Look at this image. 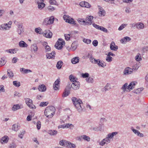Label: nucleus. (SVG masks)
<instances>
[{
	"mask_svg": "<svg viewBox=\"0 0 148 148\" xmlns=\"http://www.w3.org/2000/svg\"><path fill=\"white\" fill-rule=\"evenodd\" d=\"M66 147H69L70 148H75L76 147V146L75 144L69 142L67 141L66 142Z\"/></svg>",
	"mask_w": 148,
	"mask_h": 148,
	"instance_id": "32",
	"label": "nucleus"
},
{
	"mask_svg": "<svg viewBox=\"0 0 148 148\" xmlns=\"http://www.w3.org/2000/svg\"><path fill=\"white\" fill-rule=\"evenodd\" d=\"M127 24H123L119 28L118 30L121 31L125 27H126Z\"/></svg>",
	"mask_w": 148,
	"mask_h": 148,
	"instance_id": "48",
	"label": "nucleus"
},
{
	"mask_svg": "<svg viewBox=\"0 0 148 148\" xmlns=\"http://www.w3.org/2000/svg\"><path fill=\"white\" fill-rule=\"evenodd\" d=\"M25 131H22L20 133H19L18 135V137L21 139L23 138V136L25 133Z\"/></svg>",
	"mask_w": 148,
	"mask_h": 148,
	"instance_id": "55",
	"label": "nucleus"
},
{
	"mask_svg": "<svg viewBox=\"0 0 148 148\" xmlns=\"http://www.w3.org/2000/svg\"><path fill=\"white\" fill-rule=\"evenodd\" d=\"M110 85L109 83H107L104 88L102 89V91L106 92L107 90H109L110 89Z\"/></svg>",
	"mask_w": 148,
	"mask_h": 148,
	"instance_id": "29",
	"label": "nucleus"
},
{
	"mask_svg": "<svg viewBox=\"0 0 148 148\" xmlns=\"http://www.w3.org/2000/svg\"><path fill=\"white\" fill-rule=\"evenodd\" d=\"M55 111L54 107L52 106L47 107L45 110V115L48 118H51L54 115Z\"/></svg>",
	"mask_w": 148,
	"mask_h": 148,
	"instance_id": "2",
	"label": "nucleus"
},
{
	"mask_svg": "<svg viewBox=\"0 0 148 148\" xmlns=\"http://www.w3.org/2000/svg\"><path fill=\"white\" fill-rule=\"evenodd\" d=\"M92 130L94 131H102V127L101 125L99 126L98 127L96 126L92 128Z\"/></svg>",
	"mask_w": 148,
	"mask_h": 148,
	"instance_id": "39",
	"label": "nucleus"
},
{
	"mask_svg": "<svg viewBox=\"0 0 148 148\" xmlns=\"http://www.w3.org/2000/svg\"><path fill=\"white\" fill-rule=\"evenodd\" d=\"M48 133L50 135L53 136L57 134V131L55 130H51L48 131Z\"/></svg>",
	"mask_w": 148,
	"mask_h": 148,
	"instance_id": "37",
	"label": "nucleus"
},
{
	"mask_svg": "<svg viewBox=\"0 0 148 148\" xmlns=\"http://www.w3.org/2000/svg\"><path fill=\"white\" fill-rule=\"evenodd\" d=\"M71 100L78 112L79 113H82L84 110V108L82 106L83 105V102L82 100L75 97H73Z\"/></svg>",
	"mask_w": 148,
	"mask_h": 148,
	"instance_id": "1",
	"label": "nucleus"
},
{
	"mask_svg": "<svg viewBox=\"0 0 148 148\" xmlns=\"http://www.w3.org/2000/svg\"><path fill=\"white\" fill-rule=\"evenodd\" d=\"M35 32L37 34H42L43 32H42L41 29L40 27L36 28L35 29Z\"/></svg>",
	"mask_w": 148,
	"mask_h": 148,
	"instance_id": "35",
	"label": "nucleus"
},
{
	"mask_svg": "<svg viewBox=\"0 0 148 148\" xmlns=\"http://www.w3.org/2000/svg\"><path fill=\"white\" fill-rule=\"evenodd\" d=\"M55 54V52L54 51H53L51 53H47L46 56L47 58L51 59L54 58Z\"/></svg>",
	"mask_w": 148,
	"mask_h": 148,
	"instance_id": "19",
	"label": "nucleus"
},
{
	"mask_svg": "<svg viewBox=\"0 0 148 148\" xmlns=\"http://www.w3.org/2000/svg\"><path fill=\"white\" fill-rule=\"evenodd\" d=\"M48 104V102H42L40 104V107H44L46 106Z\"/></svg>",
	"mask_w": 148,
	"mask_h": 148,
	"instance_id": "52",
	"label": "nucleus"
},
{
	"mask_svg": "<svg viewBox=\"0 0 148 148\" xmlns=\"http://www.w3.org/2000/svg\"><path fill=\"white\" fill-rule=\"evenodd\" d=\"M133 72V69L129 67H127L124 70L123 73L124 75L131 74Z\"/></svg>",
	"mask_w": 148,
	"mask_h": 148,
	"instance_id": "13",
	"label": "nucleus"
},
{
	"mask_svg": "<svg viewBox=\"0 0 148 148\" xmlns=\"http://www.w3.org/2000/svg\"><path fill=\"white\" fill-rule=\"evenodd\" d=\"M25 102L27 105H29V103H31L32 102V101L31 99L29 98H26L25 99Z\"/></svg>",
	"mask_w": 148,
	"mask_h": 148,
	"instance_id": "59",
	"label": "nucleus"
},
{
	"mask_svg": "<svg viewBox=\"0 0 148 148\" xmlns=\"http://www.w3.org/2000/svg\"><path fill=\"white\" fill-rule=\"evenodd\" d=\"M6 62V61L3 58L0 59V66H1L5 65Z\"/></svg>",
	"mask_w": 148,
	"mask_h": 148,
	"instance_id": "50",
	"label": "nucleus"
},
{
	"mask_svg": "<svg viewBox=\"0 0 148 148\" xmlns=\"http://www.w3.org/2000/svg\"><path fill=\"white\" fill-rule=\"evenodd\" d=\"M67 142V141L65 140H62L60 141L59 144L60 145L63 146H66V142Z\"/></svg>",
	"mask_w": 148,
	"mask_h": 148,
	"instance_id": "45",
	"label": "nucleus"
},
{
	"mask_svg": "<svg viewBox=\"0 0 148 148\" xmlns=\"http://www.w3.org/2000/svg\"><path fill=\"white\" fill-rule=\"evenodd\" d=\"M87 56L88 58H89L90 62L92 63H93V62L95 61V60H96L95 59L92 57V55L89 53H88Z\"/></svg>",
	"mask_w": 148,
	"mask_h": 148,
	"instance_id": "43",
	"label": "nucleus"
},
{
	"mask_svg": "<svg viewBox=\"0 0 148 148\" xmlns=\"http://www.w3.org/2000/svg\"><path fill=\"white\" fill-rule=\"evenodd\" d=\"M29 105H27L30 108L35 109L36 107L33 104L32 102L31 103H29Z\"/></svg>",
	"mask_w": 148,
	"mask_h": 148,
	"instance_id": "54",
	"label": "nucleus"
},
{
	"mask_svg": "<svg viewBox=\"0 0 148 148\" xmlns=\"http://www.w3.org/2000/svg\"><path fill=\"white\" fill-rule=\"evenodd\" d=\"M136 82H133L130 83L128 86V90H132L135 87L136 85Z\"/></svg>",
	"mask_w": 148,
	"mask_h": 148,
	"instance_id": "25",
	"label": "nucleus"
},
{
	"mask_svg": "<svg viewBox=\"0 0 148 148\" xmlns=\"http://www.w3.org/2000/svg\"><path fill=\"white\" fill-rule=\"evenodd\" d=\"M99 8V12H98V14L100 16H103L106 14L105 11L102 9L101 7L100 6H98Z\"/></svg>",
	"mask_w": 148,
	"mask_h": 148,
	"instance_id": "10",
	"label": "nucleus"
},
{
	"mask_svg": "<svg viewBox=\"0 0 148 148\" xmlns=\"http://www.w3.org/2000/svg\"><path fill=\"white\" fill-rule=\"evenodd\" d=\"M47 8L48 10L50 11H52L55 10V8L51 5L48 6Z\"/></svg>",
	"mask_w": 148,
	"mask_h": 148,
	"instance_id": "61",
	"label": "nucleus"
},
{
	"mask_svg": "<svg viewBox=\"0 0 148 148\" xmlns=\"http://www.w3.org/2000/svg\"><path fill=\"white\" fill-rule=\"evenodd\" d=\"M19 45L20 47L22 48H25L27 47V45L24 41H21L19 42Z\"/></svg>",
	"mask_w": 148,
	"mask_h": 148,
	"instance_id": "24",
	"label": "nucleus"
},
{
	"mask_svg": "<svg viewBox=\"0 0 148 148\" xmlns=\"http://www.w3.org/2000/svg\"><path fill=\"white\" fill-rule=\"evenodd\" d=\"M1 28H0V29H1V28H2V29L3 30H7L9 29L8 28H7V27H6L4 24L2 25L1 27Z\"/></svg>",
	"mask_w": 148,
	"mask_h": 148,
	"instance_id": "56",
	"label": "nucleus"
},
{
	"mask_svg": "<svg viewBox=\"0 0 148 148\" xmlns=\"http://www.w3.org/2000/svg\"><path fill=\"white\" fill-rule=\"evenodd\" d=\"M65 44V41L62 39L59 38L56 42L55 47L58 49H61L63 47L62 45Z\"/></svg>",
	"mask_w": 148,
	"mask_h": 148,
	"instance_id": "3",
	"label": "nucleus"
},
{
	"mask_svg": "<svg viewBox=\"0 0 148 148\" xmlns=\"http://www.w3.org/2000/svg\"><path fill=\"white\" fill-rule=\"evenodd\" d=\"M144 25L143 23H136V28L138 29H143L144 28Z\"/></svg>",
	"mask_w": 148,
	"mask_h": 148,
	"instance_id": "31",
	"label": "nucleus"
},
{
	"mask_svg": "<svg viewBox=\"0 0 148 148\" xmlns=\"http://www.w3.org/2000/svg\"><path fill=\"white\" fill-rule=\"evenodd\" d=\"M45 32H44V36L45 37L49 38H51L52 37L53 34L50 30H46Z\"/></svg>",
	"mask_w": 148,
	"mask_h": 148,
	"instance_id": "14",
	"label": "nucleus"
},
{
	"mask_svg": "<svg viewBox=\"0 0 148 148\" xmlns=\"http://www.w3.org/2000/svg\"><path fill=\"white\" fill-rule=\"evenodd\" d=\"M63 62L61 61H58L56 65V67L58 69H60L61 68L62 66V65Z\"/></svg>",
	"mask_w": 148,
	"mask_h": 148,
	"instance_id": "42",
	"label": "nucleus"
},
{
	"mask_svg": "<svg viewBox=\"0 0 148 148\" xmlns=\"http://www.w3.org/2000/svg\"><path fill=\"white\" fill-rule=\"evenodd\" d=\"M21 72H23V73L24 74H26L28 73L31 72L32 71L29 69H25L24 68H21L20 69Z\"/></svg>",
	"mask_w": 148,
	"mask_h": 148,
	"instance_id": "27",
	"label": "nucleus"
},
{
	"mask_svg": "<svg viewBox=\"0 0 148 148\" xmlns=\"http://www.w3.org/2000/svg\"><path fill=\"white\" fill-rule=\"evenodd\" d=\"M41 123L39 121H37L36 124V127L38 130L40 129L41 127Z\"/></svg>",
	"mask_w": 148,
	"mask_h": 148,
	"instance_id": "62",
	"label": "nucleus"
},
{
	"mask_svg": "<svg viewBox=\"0 0 148 148\" xmlns=\"http://www.w3.org/2000/svg\"><path fill=\"white\" fill-rule=\"evenodd\" d=\"M82 139L86 140L88 141H90V138L89 136H87L86 135H83L80 136L78 138V140L81 141Z\"/></svg>",
	"mask_w": 148,
	"mask_h": 148,
	"instance_id": "17",
	"label": "nucleus"
},
{
	"mask_svg": "<svg viewBox=\"0 0 148 148\" xmlns=\"http://www.w3.org/2000/svg\"><path fill=\"white\" fill-rule=\"evenodd\" d=\"M140 65V62H138L133 66L132 69H133V70H137L138 69Z\"/></svg>",
	"mask_w": 148,
	"mask_h": 148,
	"instance_id": "34",
	"label": "nucleus"
},
{
	"mask_svg": "<svg viewBox=\"0 0 148 148\" xmlns=\"http://www.w3.org/2000/svg\"><path fill=\"white\" fill-rule=\"evenodd\" d=\"M16 145L15 144L12 143L9 145L8 148H16Z\"/></svg>",
	"mask_w": 148,
	"mask_h": 148,
	"instance_id": "60",
	"label": "nucleus"
},
{
	"mask_svg": "<svg viewBox=\"0 0 148 148\" xmlns=\"http://www.w3.org/2000/svg\"><path fill=\"white\" fill-rule=\"evenodd\" d=\"M13 84L16 87H19L20 86V83L19 82L17 81H14L13 82Z\"/></svg>",
	"mask_w": 148,
	"mask_h": 148,
	"instance_id": "53",
	"label": "nucleus"
},
{
	"mask_svg": "<svg viewBox=\"0 0 148 148\" xmlns=\"http://www.w3.org/2000/svg\"><path fill=\"white\" fill-rule=\"evenodd\" d=\"M8 140V137L6 136H5L1 138V142L2 144L7 143Z\"/></svg>",
	"mask_w": 148,
	"mask_h": 148,
	"instance_id": "21",
	"label": "nucleus"
},
{
	"mask_svg": "<svg viewBox=\"0 0 148 148\" xmlns=\"http://www.w3.org/2000/svg\"><path fill=\"white\" fill-rule=\"evenodd\" d=\"M86 81L88 83H93L94 82L93 79L91 77H89L87 78L86 79Z\"/></svg>",
	"mask_w": 148,
	"mask_h": 148,
	"instance_id": "49",
	"label": "nucleus"
},
{
	"mask_svg": "<svg viewBox=\"0 0 148 148\" xmlns=\"http://www.w3.org/2000/svg\"><path fill=\"white\" fill-rule=\"evenodd\" d=\"M39 90L41 92H43L46 90V87L44 84H41L38 87Z\"/></svg>",
	"mask_w": 148,
	"mask_h": 148,
	"instance_id": "20",
	"label": "nucleus"
},
{
	"mask_svg": "<svg viewBox=\"0 0 148 148\" xmlns=\"http://www.w3.org/2000/svg\"><path fill=\"white\" fill-rule=\"evenodd\" d=\"M69 79L71 82H74L77 81L76 80V79L72 75H71L69 77Z\"/></svg>",
	"mask_w": 148,
	"mask_h": 148,
	"instance_id": "47",
	"label": "nucleus"
},
{
	"mask_svg": "<svg viewBox=\"0 0 148 148\" xmlns=\"http://www.w3.org/2000/svg\"><path fill=\"white\" fill-rule=\"evenodd\" d=\"M17 49H9V50H6L5 51L10 53L14 54L16 53L17 51Z\"/></svg>",
	"mask_w": 148,
	"mask_h": 148,
	"instance_id": "30",
	"label": "nucleus"
},
{
	"mask_svg": "<svg viewBox=\"0 0 148 148\" xmlns=\"http://www.w3.org/2000/svg\"><path fill=\"white\" fill-rule=\"evenodd\" d=\"M82 77L84 78L88 77L89 76V74L88 73H82Z\"/></svg>",
	"mask_w": 148,
	"mask_h": 148,
	"instance_id": "64",
	"label": "nucleus"
},
{
	"mask_svg": "<svg viewBox=\"0 0 148 148\" xmlns=\"http://www.w3.org/2000/svg\"><path fill=\"white\" fill-rule=\"evenodd\" d=\"M63 18L64 20H65L66 22L68 23L75 24V21H74V19L71 18L69 15H64L63 16Z\"/></svg>",
	"mask_w": 148,
	"mask_h": 148,
	"instance_id": "4",
	"label": "nucleus"
},
{
	"mask_svg": "<svg viewBox=\"0 0 148 148\" xmlns=\"http://www.w3.org/2000/svg\"><path fill=\"white\" fill-rule=\"evenodd\" d=\"M79 58L78 57H76L72 58L71 62L73 64H76L79 62Z\"/></svg>",
	"mask_w": 148,
	"mask_h": 148,
	"instance_id": "26",
	"label": "nucleus"
},
{
	"mask_svg": "<svg viewBox=\"0 0 148 148\" xmlns=\"http://www.w3.org/2000/svg\"><path fill=\"white\" fill-rule=\"evenodd\" d=\"M21 108V106L19 105H14L12 107V110L13 111H15Z\"/></svg>",
	"mask_w": 148,
	"mask_h": 148,
	"instance_id": "36",
	"label": "nucleus"
},
{
	"mask_svg": "<svg viewBox=\"0 0 148 148\" xmlns=\"http://www.w3.org/2000/svg\"><path fill=\"white\" fill-rule=\"evenodd\" d=\"M98 65L99 66L104 68L106 66V63H104V62H103V63L102 61H100V64H98Z\"/></svg>",
	"mask_w": 148,
	"mask_h": 148,
	"instance_id": "51",
	"label": "nucleus"
},
{
	"mask_svg": "<svg viewBox=\"0 0 148 148\" xmlns=\"http://www.w3.org/2000/svg\"><path fill=\"white\" fill-rule=\"evenodd\" d=\"M17 32L19 34H21L23 32L22 23H18L17 25Z\"/></svg>",
	"mask_w": 148,
	"mask_h": 148,
	"instance_id": "12",
	"label": "nucleus"
},
{
	"mask_svg": "<svg viewBox=\"0 0 148 148\" xmlns=\"http://www.w3.org/2000/svg\"><path fill=\"white\" fill-rule=\"evenodd\" d=\"M31 49L32 51H33L34 53L36 52L38 49V48L37 45L35 44H34L31 46Z\"/></svg>",
	"mask_w": 148,
	"mask_h": 148,
	"instance_id": "22",
	"label": "nucleus"
},
{
	"mask_svg": "<svg viewBox=\"0 0 148 148\" xmlns=\"http://www.w3.org/2000/svg\"><path fill=\"white\" fill-rule=\"evenodd\" d=\"M135 59L138 62L142 60L141 54L139 53H138L135 57Z\"/></svg>",
	"mask_w": 148,
	"mask_h": 148,
	"instance_id": "40",
	"label": "nucleus"
},
{
	"mask_svg": "<svg viewBox=\"0 0 148 148\" xmlns=\"http://www.w3.org/2000/svg\"><path fill=\"white\" fill-rule=\"evenodd\" d=\"M77 48V44L75 42L72 43L71 45V49L73 51H75Z\"/></svg>",
	"mask_w": 148,
	"mask_h": 148,
	"instance_id": "41",
	"label": "nucleus"
},
{
	"mask_svg": "<svg viewBox=\"0 0 148 148\" xmlns=\"http://www.w3.org/2000/svg\"><path fill=\"white\" fill-rule=\"evenodd\" d=\"M131 38L129 37L126 36L121 40L120 41L122 44L125 43L126 42H128L131 40Z\"/></svg>",
	"mask_w": 148,
	"mask_h": 148,
	"instance_id": "18",
	"label": "nucleus"
},
{
	"mask_svg": "<svg viewBox=\"0 0 148 148\" xmlns=\"http://www.w3.org/2000/svg\"><path fill=\"white\" fill-rule=\"evenodd\" d=\"M110 48L111 50L114 51H117L118 49V46L115 45L114 42L113 41L110 44Z\"/></svg>",
	"mask_w": 148,
	"mask_h": 148,
	"instance_id": "16",
	"label": "nucleus"
},
{
	"mask_svg": "<svg viewBox=\"0 0 148 148\" xmlns=\"http://www.w3.org/2000/svg\"><path fill=\"white\" fill-rule=\"evenodd\" d=\"M112 57L109 56L107 55V56L106 58V60L109 62H110L112 61Z\"/></svg>",
	"mask_w": 148,
	"mask_h": 148,
	"instance_id": "57",
	"label": "nucleus"
},
{
	"mask_svg": "<svg viewBox=\"0 0 148 148\" xmlns=\"http://www.w3.org/2000/svg\"><path fill=\"white\" fill-rule=\"evenodd\" d=\"M54 21V17L51 16L50 18H47L45 19V23L48 25H50L53 23Z\"/></svg>",
	"mask_w": 148,
	"mask_h": 148,
	"instance_id": "8",
	"label": "nucleus"
},
{
	"mask_svg": "<svg viewBox=\"0 0 148 148\" xmlns=\"http://www.w3.org/2000/svg\"><path fill=\"white\" fill-rule=\"evenodd\" d=\"M19 129V127L18 125L15 124L12 125V130L15 131H17Z\"/></svg>",
	"mask_w": 148,
	"mask_h": 148,
	"instance_id": "38",
	"label": "nucleus"
},
{
	"mask_svg": "<svg viewBox=\"0 0 148 148\" xmlns=\"http://www.w3.org/2000/svg\"><path fill=\"white\" fill-rule=\"evenodd\" d=\"M92 25L94 27L97 29L101 30L102 26L98 25L95 23H93Z\"/></svg>",
	"mask_w": 148,
	"mask_h": 148,
	"instance_id": "58",
	"label": "nucleus"
},
{
	"mask_svg": "<svg viewBox=\"0 0 148 148\" xmlns=\"http://www.w3.org/2000/svg\"><path fill=\"white\" fill-rule=\"evenodd\" d=\"M71 88L70 86H68L66 88L65 91L64 92L62 95V97H64L67 96L70 93Z\"/></svg>",
	"mask_w": 148,
	"mask_h": 148,
	"instance_id": "9",
	"label": "nucleus"
},
{
	"mask_svg": "<svg viewBox=\"0 0 148 148\" xmlns=\"http://www.w3.org/2000/svg\"><path fill=\"white\" fill-rule=\"evenodd\" d=\"M78 21L81 25H86L85 22L83 19L79 18L78 20Z\"/></svg>",
	"mask_w": 148,
	"mask_h": 148,
	"instance_id": "44",
	"label": "nucleus"
},
{
	"mask_svg": "<svg viewBox=\"0 0 148 148\" xmlns=\"http://www.w3.org/2000/svg\"><path fill=\"white\" fill-rule=\"evenodd\" d=\"M43 45L45 47V52H46L47 51H49L51 49L50 47L47 45V43L46 42H44L43 43Z\"/></svg>",
	"mask_w": 148,
	"mask_h": 148,
	"instance_id": "23",
	"label": "nucleus"
},
{
	"mask_svg": "<svg viewBox=\"0 0 148 148\" xmlns=\"http://www.w3.org/2000/svg\"><path fill=\"white\" fill-rule=\"evenodd\" d=\"M131 129L133 133L137 136L140 137L143 136L144 135L143 134L140 133L138 130L134 129L133 127H132Z\"/></svg>",
	"mask_w": 148,
	"mask_h": 148,
	"instance_id": "11",
	"label": "nucleus"
},
{
	"mask_svg": "<svg viewBox=\"0 0 148 148\" xmlns=\"http://www.w3.org/2000/svg\"><path fill=\"white\" fill-rule=\"evenodd\" d=\"M128 87V84L126 83L121 87V89L123 90V92H125V91H127Z\"/></svg>",
	"mask_w": 148,
	"mask_h": 148,
	"instance_id": "33",
	"label": "nucleus"
},
{
	"mask_svg": "<svg viewBox=\"0 0 148 148\" xmlns=\"http://www.w3.org/2000/svg\"><path fill=\"white\" fill-rule=\"evenodd\" d=\"M50 3L51 5L55 4L56 5H58V3L55 0H50Z\"/></svg>",
	"mask_w": 148,
	"mask_h": 148,
	"instance_id": "63",
	"label": "nucleus"
},
{
	"mask_svg": "<svg viewBox=\"0 0 148 148\" xmlns=\"http://www.w3.org/2000/svg\"><path fill=\"white\" fill-rule=\"evenodd\" d=\"M80 84L77 81L74 82L71 85V87L74 90H76L78 89L80 87Z\"/></svg>",
	"mask_w": 148,
	"mask_h": 148,
	"instance_id": "5",
	"label": "nucleus"
},
{
	"mask_svg": "<svg viewBox=\"0 0 148 148\" xmlns=\"http://www.w3.org/2000/svg\"><path fill=\"white\" fill-rule=\"evenodd\" d=\"M93 18V17L92 16H90L86 17L85 20L84 21L85 22L86 25H90L92 23V20Z\"/></svg>",
	"mask_w": 148,
	"mask_h": 148,
	"instance_id": "7",
	"label": "nucleus"
},
{
	"mask_svg": "<svg viewBox=\"0 0 148 148\" xmlns=\"http://www.w3.org/2000/svg\"><path fill=\"white\" fill-rule=\"evenodd\" d=\"M60 80L59 79H57L54 83L53 85V88L54 90H57L58 89L59 87V84L60 82Z\"/></svg>",
	"mask_w": 148,
	"mask_h": 148,
	"instance_id": "15",
	"label": "nucleus"
},
{
	"mask_svg": "<svg viewBox=\"0 0 148 148\" xmlns=\"http://www.w3.org/2000/svg\"><path fill=\"white\" fill-rule=\"evenodd\" d=\"M44 1H35L36 3L38 5V9L41 10L45 6V4L44 3Z\"/></svg>",
	"mask_w": 148,
	"mask_h": 148,
	"instance_id": "6",
	"label": "nucleus"
},
{
	"mask_svg": "<svg viewBox=\"0 0 148 148\" xmlns=\"http://www.w3.org/2000/svg\"><path fill=\"white\" fill-rule=\"evenodd\" d=\"M118 134V132H113L111 133H109L107 135V137L108 138H109L110 139L112 138H113L114 136H115L116 135Z\"/></svg>",
	"mask_w": 148,
	"mask_h": 148,
	"instance_id": "28",
	"label": "nucleus"
},
{
	"mask_svg": "<svg viewBox=\"0 0 148 148\" xmlns=\"http://www.w3.org/2000/svg\"><path fill=\"white\" fill-rule=\"evenodd\" d=\"M8 75L10 78L11 77H12L14 76L13 73L10 70H8L7 71Z\"/></svg>",
	"mask_w": 148,
	"mask_h": 148,
	"instance_id": "46",
	"label": "nucleus"
}]
</instances>
